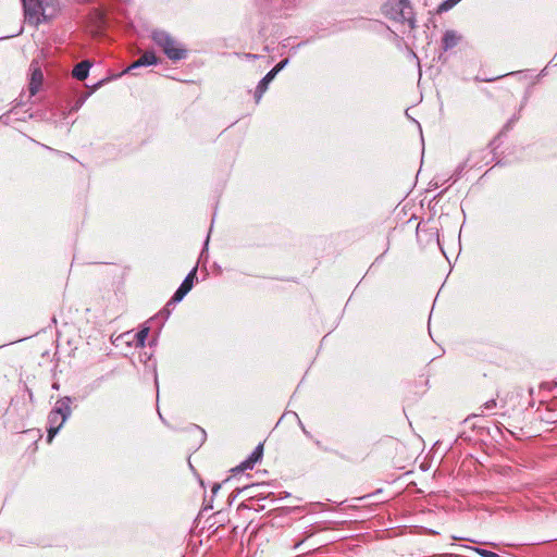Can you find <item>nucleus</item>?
<instances>
[{
    "instance_id": "nucleus-1",
    "label": "nucleus",
    "mask_w": 557,
    "mask_h": 557,
    "mask_svg": "<svg viewBox=\"0 0 557 557\" xmlns=\"http://www.w3.org/2000/svg\"><path fill=\"white\" fill-rule=\"evenodd\" d=\"M152 40L157 46L162 48L163 52L171 60H182L186 57V50L181 48L180 45L165 32H152Z\"/></svg>"
},
{
    "instance_id": "nucleus-2",
    "label": "nucleus",
    "mask_w": 557,
    "mask_h": 557,
    "mask_svg": "<svg viewBox=\"0 0 557 557\" xmlns=\"http://www.w3.org/2000/svg\"><path fill=\"white\" fill-rule=\"evenodd\" d=\"M383 10L387 17L398 22H408L413 27L414 21L408 0H389Z\"/></svg>"
},
{
    "instance_id": "nucleus-3",
    "label": "nucleus",
    "mask_w": 557,
    "mask_h": 557,
    "mask_svg": "<svg viewBox=\"0 0 557 557\" xmlns=\"http://www.w3.org/2000/svg\"><path fill=\"white\" fill-rule=\"evenodd\" d=\"M46 0H23L25 18L32 24H39L45 16Z\"/></svg>"
},
{
    "instance_id": "nucleus-4",
    "label": "nucleus",
    "mask_w": 557,
    "mask_h": 557,
    "mask_svg": "<svg viewBox=\"0 0 557 557\" xmlns=\"http://www.w3.org/2000/svg\"><path fill=\"white\" fill-rule=\"evenodd\" d=\"M197 269L194 268L188 275L185 277L183 283L180 285L177 290L174 293L171 300L168 302V306L180 302L187 293L193 288L194 280L196 277Z\"/></svg>"
},
{
    "instance_id": "nucleus-5",
    "label": "nucleus",
    "mask_w": 557,
    "mask_h": 557,
    "mask_svg": "<svg viewBox=\"0 0 557 557\" xmlns=\"http://www.w3.org/2000/svg\"><path fill=\"white\" fill-rule=\"evenodd\" d=\"M42 79H44V74L40 70V67L35 64V63H32L30 64V82H29V91H30V95H36L37 91L39 90L41 84H42Z\"/></svg>"
},
{
    "instance_id": "nucleus-6",
    "label": "nucleus",
    "mask_w": 557,
    "mask_h": 557,
    "mask_svg": "<svg viewBox=\"0 0 557 557\" xmlns=\"http://www.w3.org/2000/svg\"><path fill=\"white\" fill-rule=\"evenodd\" d=\"M66 419L52 412L48 416V442H51L59 430L62 428Z\"/></svg>"
},
{
    "instance_id": "nucleus-7",
    "label": "nucleus",
    "mask_w": 557,
    "mask_h": 557,
    "mask_svg": "<svg viewBox=\"0 0 557 557\" xmlns=\"http://www.w3.org/2000/svg\"><path fill=\"white\" fill-rule=\"evenodd\" d=\"M262 455L263 444H259L249 455V457L240 463L239 468L242 470L252 469L255 465L262 458Z\"/></svg>"
},
{
    "instance_id": "nucleus-8",
    "label": "nucleus",
    "mask_w": 557,
    "mask_h": 557,
    "mask_svg": "<svg viewBox=\"0 0 557 557\" xmlns=\"http://www.w3.org/2000/svg\"><path fill=\"white\" fill-rule=\"evenodd\" d=\"M71 398L70 397H63L59 399L55 403L54 408L50 411L57 416L64 417V419H67L71 414Z\"/></svg>"
},
{
    "instance_id": "nucleus-9",
    "label": "nucleus",
    "mask_w": 557,
    "mask_h": 557,
    "mask_svg": "<svg viewBox=\"0 0 557 557\" xmlns=\"http://www.w3.org/2000/svg\"><path fill=\"white\" fill-rule=\"evenodd\" d=\"M157 63H158V58L156 57L154 52L147 51L138 60H136L133 64H131L127 67V71L137 69L139 66L153 65V64H157Z\"/></svg>"
},
{
    "instance_id": "nucleus-10",
    "label": "nucleus",
    "mask_w": 557,
    "mask_h": 557,
    "mask_svg": "<svg viewBox=\"0 0 557 557\" xmlns=\"http://www.w3.org/2000/svg\"><path fill=\"white\" fill-rule=\"evenodd\" d=\"M90 66H91V63L88 60H84L75 65L72 74L76 79L84 81L88 76Z\"/></svg>"
},
{
    "instance_id": "nucleus-11",
    "label": "nucleus",
    "mask_w": 557,
    "mask_h": 557,
    "mask_svg": "<svg viewBox=\"0 0 557 557\" xmlns=\"http://www.w3.org/2000/svg\"><path fill=\"white\" fill-rule=\"evenodd\" d=\"M443 48L445 50L454 48L458 41L459 36L454 30H447L443 36Z\"/></svg>"
},
{
    "instance_id": "nucleus-12",
    "label": "nucleus",
    "mask_w": 557,
    "mask_h": 557,
    "mask_svg": "<svg viewBox=\"0 0 557 557\" xmlns=\"http://www.w3.org/2000/svg\"><path fill=\"white\" fill-rule=\"evenodd\" d=\"M275 77L274 73L271 71L260 81L257 86L256 97L257 102L260 100L262 94L267 90L269 83Z\"/></svg>"
},
{
    "instance_id": "nucleus-13",
    "label": "nucleus",
    "mask_w": 557,
    "mask_h": 557,
    "mask_svg": "<svg viewBox=\"0 0 557 557\" xmlns=\"http://www.w3.org/2000/svg\"><path fill=\"white\" fill-rule=\"evenodd\" d=\"M148 333H149V329L148 327H145V329L140 330L137 333V335H136V337H137V345H139L141 347L145 345V342H146V338L148 336Z\"/></svg>"
},
{
    "instance_id": "nucleus-14",
    "label": "nucleus",
    "mask_w": 557,
    "mask_h": 557,
    "mask_svg": "<svg viewBox=\"0 0 557 557\" xmlns=\"http://www.w3.org/2000/svg\"><path fill=\"white\" fill-rule=\"evenodd\" d=\"M475 552L481 557H499L496 553L483 548H475Z\"/></svg>"
},
{
    "instance_id": "nucleus-15",
    "label": "nucleus",
    "mask_w": 557,
    "mask_h": 557,
    "mask_svg": "<svg viewBox=\"0 0 557 557\" xmlns=\"http://www.w3.org/2000/svg\"><path fill=\"white\" fill-rule=\"evenodd\" d=\"M496 407V400L494 399H491L488 401H486L483 406V408L481 409V412L480 414H483L485 410H492Z\"/></svg>"
},
{
    "instance_id": "nucleus-16",
    "label": "nucleus",
    "mask_w": 557,
    "mask_h": 557,
    "mask_svg": "<svg viewBox=\"0 0 557 557\" xmlns=\"http://www.w3.org/2000/svg\"><path fill=\"white\" fill-rule=\"evenodd\" d=\"M457 0H446L445 2H443L440 7V10H449L451 9L455 4H456Z\"/></svg>"
},
{
    "instance_id": "nucleus-17",
    "label": "nucleus",
    "mask_w": 557,
    "mask_h": 557,
    "mask_svg": "<svg viewBox=\"0 0 557 557\" xmlns=\"http://www.w3.org/2000/svg\"><path fill=\"white\" fill-rule=\"evenodd\" d=\"M288 60L285 59L283 61H281L280 63H277L272 70L271 72L274 73V75L276 76V74L283 70V67L287 64Z\"/></svg>"
},
{
    "instance_id": "nucleus-18",
    "label": "nucleus",
    "mask_w": 557,
    "mask_h": 557,
    "mask_svg": "<svg viewBox=\"0 0 557 557\" xmlns=\"http://www.w3.org/2000/svg\"><path fill=\"white\" fill-rule=\"evenodd\" d=\"M247 57H248L249 59H252V58L255 59V58H256V55H255V54H248Z\"/></svg>"
}]
</instances>
